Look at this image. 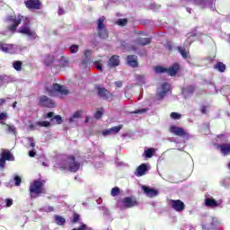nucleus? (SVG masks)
Wrapping results in <instances>:
<instances>
[{"label":"nucleus","instance_id":"1","mask_svg":"<svg viewBox=\"0 0 230 230\" xmlns=\"http://www.w3.org/2000/svg\"><path fill=\"white\" fill-rule=\"evenodd\" d=\"M10 31H15L17 30V26L23 22V26L19 30V33H22V35H26L29 39H37V34L33 29L30 28V19L28 17H24L22 15H18L17 17L10 16L7 18Z\"/></svg>","mask_w":230,"mask_h":230},{"label":"nucleus","instance_id":"2","mask_svg":"<svg viewBox=\"0 0 230 230\" xmlns=\"http://www.w3.org/2000/svg\"><path fill=\"white\" fill-rule=\"evenodd\" d=\"M41 193H46V189H44V183L40 181H35L30 186V196L31 199H37Z\"/></svg>","mask_w":230,"mask_h":230},{"label":"nucleus","instance_id":"3","mask_svg":"<svg viewBox=\"0 0 230 230\" xmlns=\"http://www.w3.org/2000/svg\"><path fill=\"white\" fill-rule=\"evenodd\" d=\"M46 92L49 94V96H58V94H69V90L58 84H55L52 86L47 88Z\"/></svg>","mask_w":230,"mask_h":230},{"label":"nucleus","instance_id":"4","mask_svg":"<svg viewBox=\"0 0 230 230\" xmlns=\"http://www.w3.org/2000/svg\"><path fill=\"white\" fill-rule=\"evenodd\" d=\"M97 31L99 37L101 39H107L109 37V33L107 32V29L105 28V16H102L97 22Z\"/></svg>","mask_w":230,"mask_h":230},{"label":"nucleus","instance_id":"5","mask_svg":"<svg viewBox=\"0 0 230 230\" xmlns=\"http://www.w3.org/2000/svg\"><path fill=\"white\" fill-rule=\"evenodd\" d=\"M0 50L4 53H11L12 55L15 53H21V46L13 44L0 43Z\"/></svg>","mask_w":230,"mask_h":230},{"label":"nucleus","instance_id":"6","mask_svg":"<svg viewBox=\"0 0 230 230\" xmlns=\"http://www.w3.org/2000/svg\"><path fill=\"white\" fill-rule=\"evenodd\" d=\"M66 163V165L60 167L62 170H68V172H78V170H80V164L75 161V157H69Z\"/></svg>","mask_w":230,"mask_h":230},{"label":"nucleus","instance_id":"7","mask_svg":"<svg viewBox=\"0 0 230 230\" xmlns=\"http://www.w3.org/2000/svg\"><path fill=\"white\" fill-rule=\"evenodd\" d=\"M118 206L121 209H128L129 208H134V206H137V201L134 198L127 197L124 198Z\"/></svg>","mask_w":230,"mask_h":230},{"label":"nucleus","instance_id":"8","mask_svg":"<svg viewBox=\"0 0 230 230\" xmlns=\"http://www.w3.org/2000/svg\"><path fill=\"white\" fill-rule=\"evenodd\" d=\"M15 158L13 157V155L6 149H3L1 153V158H0V168H4V164H6V161H14Z\"/></svg>","mask_w":230,"mask_h":230},{"label":"nucleus","instance_id":"9","mask_svg":"<svg viewBox=\"0 0 230 230\" xmlns=\"http://www.w3.org/2000/svg\"><path fill=\"white\" fill-rule=\"evenodd\" d=\"M197 39L199 40H201V42H205L206 40L208 39V37L199 32H191L188 36L187 42L189 44H191V42H193V40H197Z\"/></svg>","mask_w":230,"mask_h":230},{"label":"nucleus","instance_id":"10","mask_svg":"<svg viewBox=\"0 0 230 230\" xmlns=\"http://www.w3.org/2000/svg\"><path fill=\"white\" fill-rule=\"evenodd\" d=\"M170 206L172 208V209H174V211H177L178 213H181L182 211H184V202H182L180 199H171L169 201Z\"/></svg>","mask_w":230,"mask_h":230},{"label":"nucleus","instance_id":"11","mask_svg":"<svg viewBox=\"0 0 230 230\" xmlns=\"http://www.w3.org/2000/svg\"><path fill=\"white\" fill-rule=\"evenodd\" d=\"M39 103L41 107H49V108H53L56 107L57 105L55 104V102L53 100L48 98L46 95L40 96L39 98Z\"/></svg>","mask_w":230,"mask_h":230},{"label":"nucleus","instance_id":"12","mask_svg":"<svg viewBox=\"0 0 230 230\" xmlns=\"http://www.w3.org/2000/svg\"><path fill=\"white\" fill-rule=\"evenodd\" d=\"M170 91V85L167 83L163 84L158 89H157V99L163 100L164 96H166V93Z\"/></svg>","mask_w":230,"mask_h":230},{"label":"nucleus","instance_id":"13","mask_svg":"<svg viewBox=\"0 0 230 230\" xmlns=\"http://www.w3.org/2000/svg\"><path fill=\"white\" fill-rule=\"evenodd\" d=\"M148 170H150V165L147 164H142L135 171V175L136 177H143V175H146V172H148Z\"/></svg>","mask_w":230,"mask_h":230},{"label":"nucleus","instance_id":"14","mask_svg":"<svg viewBox=\"0 0 230 230\" xmlns=\"http://www.w3.org/2000/svg\"><path fill=\"white\" fill-rule=\"evenodd\" d=\"M25 6L28 10H40V1L39 0H26Z\"/></svg>","mask_w":230,"mask_h":230},{"label":"nucleus","instance_id":"15","mask_svg":"<svg viewBox=\"0 0 230 230\" xmlns=\"http://www.w3.org/2000/svg\"><path fill=\"white\" fill-rule=\"evenodd\" d=\"M217 218L213 217H207L206 222L202 224L203 229L209 230V229H215V226L217 224Z\"/></svg>","mask_w":230,"mask_h":230},{"label":"nucleus","instance_id":"16","mask_svg":"<svg viewBox=\"0 0 230 230\" xmlns=\"http://www.w3.org/2000/svg\"><path fill=\"white\" fill-rule=\"evenodd\" d=\"M170 132H172V134H174V136H179L180 137H182L183 136H188V131L177 126H171Z\"/></svg>","mask_w":230,"mask_h":230},{"label":"nucleus","instance_id":"17","mask_svg":"<svg viewBox=\"0 0 230 230\" xmlns=\"http://www.w3.org/2000/svg\"><path fill=\"white\" fill-rule=\"evenodd\" d=\"M141 189L143 190V191L146 195V197H149L150 199H154V197H157V195H159V192L155 189H152V188L146 187L145 185H142Z\"/></svg>","mask_w":230,"mask_h":230},{"label":"nucleus","instance_id":"18","mask_svg":"<svg viewBox=\"0 0 230 230\" xmlns=\"http://www.w3.org/2000/svg\"><path fill=\"white\" fill-rule=\"evenodd\" d=\"M179 69H181V66L175 63L174 65L167 68V75H169V76H175V75L179 73Z\"/></svg>","mask_w":230,"mask_h":230},{"label":"nucleus","instance_id":"19","mask_svg":"<svg viewBox=\"0 0 230 230\" xmlns=\"http://www.w3.org/2000/svg\"><path fill=\"white\" fill-rule=\"evenodd\" d=\"M109 67H118L119 66V56H112L108 61Z\"/></svg>","mask_w":230,"mask_h":230},{"label":"nucleus","instance_id":"20","mask_svg":"<svg viewBox=\"0 0 230 230\" xmlns=\"http://www.w3.org/2000/svg\"><path fill=\"white\" fill-rule=\"evenodd\" d=\"M99 95L105 100H112V93H109L105 88H99Z\"/></svg>","mask_w":230,"mask_h":230},{"label":"nucleus","instance_id":"21","mask_svg":"<svg viewBox=\"0 0 230 230\" xmlns=\"http://www.w3.org/2000/svg\"><path fill=\"white\" fill-rule=\"evenodd\" d=\"M51 125V123H49V121H39L35 124H30L29 128H31L32 130L37 128V127H49Z\"/></svg>","mask_w":230,"mask_h":230},{"label":"nucleus","instance_id":"22","mask_svg":"<svg viewBox=\"0 0 230 230\" xmlns=\"http://www.w3.org/2000/svg\"><path fill=\"white\" fill-rule=\"evenodd\" d=\"M128 64L131 67H137V56H128Z\"/></svg>","mask_w":230,"mask_h":230},{"label":"nucleus","instance_id":"23","mask_svg":"<svg viewBox=\"0 0 230 230\" xmlns=\"http://www.w3.org/2000/svg\"><path fill=\"white\" fill-rule=\"evenodd\" d=\"M182 1H193L196 4L200 6L201 8H205L207 4H209L211 3L210 0H182Z\"/></svg>","mask_w":230,"mask_h":230},{"label":"nucleus","instance_id":"24","mask_svg":"<svg viewBox=\"0 0 230 230\" xmlns=\"http://www.w3.org/2000/svg\"><path fill=\"white\" fill-rule=\"evenodd\" d=\"M82 114H84V111L82 110L75 111L73 114V116L69 119V123H75V121H76V119H78V118H80Z\"/></svg>","mask_w":230,"mask_h":230},{"label":"nucleus","instance_id":"25","mask_svg":"<svg viewBox=\"0 0 230 230\" xmlns=\"http://www.w3.org/2000/svg\"><path fill=\"white\" fill-rule=\"evenodd\" d=\"M150 42H151V40L149 38H139L137 40V44H139V46H148Z\"/></svg>","mask_w":230,"mask_h":230},{"label":"nucleus","instance_id":"26","mask_svg":"<svg viewBox=\"0 0 230 230\" xmlns=\"http://www.w3.org/2000/svg\"><path fill=\"white\" fill-rule=\"evenodd\" d=\"M205 204L208 206V208H217V206H218V203L214 199H205Z\"/></svg>","mask_w":230,"mask_h":230},{"label":"nucleus","instance_id":"27","mask_svg":"<svg viewBox=\"0 0 230 230\" xmlns=\"http://www.w3.org/2000/svg\"><path fill=\"white\" fill-rule=\"evenodd\" d=\"M220 151L225 155H227L230 152V144H223L220 146Z\"/></svg>","mask_w":230,"mask_h":230},{"label":"nucleus","instance_id":"28","mask_svg":"<svg viewBox=\"0 0 230 230\" xmlns=\"http://www.w3.org/2000/svg\"><path fill=\"white\" fill-rule=\"evenodd\" d=\"M2 125H5V130L9 134H15V126L5 124L4 122H0Z\"/></svg>","mask_w":230,"mask_h":230},{"label":"nucleus","instance_id":"29","mask_svg":"<svg viewBox=\"0 0 230 230\" xmlns=\"http://www.w3.org/2000/svg\"><path fill=\"white\" fill-rule=\"evenodd\" d=\"M179 52L181 53L182 58H188L189 55H190V51H188L187 49H184L182 47H179L178 48Z\"/></svg>","mask_w":230,"mask_h":230},{"label":"nucleus","instance_id":"30","mask_svg":"<svg viewBox=\"0 0 230 230\" xmlns=\"http://www.w3.org/2000/svg\"><path fill=\"white\" fill-rule=\"evenodd\" d=\"M42 61L44 62L45 66H49L53 62V56H44L42 58Z\"/></svg>","mask_w":230,"mask_h":230},{"label":"nucleus","instance_id":"31","mask_svg":"<svg viewBox=\"0 0 230 230\" xmlns=\"http://www.w3.org/2000/svg\"><path fill=\"white\" fill-rule=\"evenodd\" d=\"M55 222L58 226H64V224H66V218L61 216H55Z\"/></svg>","mask_w":230,"mask_h":230},{"label":"nucleus","instance_id":"32","mask_svg":"<svg viewBox=\"0 0 230 230\" xmlns=\"http://www.w3.org/2000/svg\"><path fill=\"white\" fill-rule=\"evenodd\" d=\"M215 69H217L220 73H224V71H226V65H224V63L222 62H219L215 66Z\"/></svg>","mask_w":230,"mask_h":230},{"label":"nucleus","instance_id":"33","mask_svg":"<svg viewBox=\"0 0 230 230\" xmlns=\"http://www.w3.org/2000/svg\"><path fill=\"white\" fill-rule=\"evenodd\" d=\"M59 66H61V67H67V66H69V61L67 58L61 57L59 60Z\"/></svg>","mask_w":230,"mask_h":230},{"label":"nucleus","instance_id":"34","mask_svg":"<svg viewBox=\"0 0 230 230\" xmlns=\"http://www.w3.org/2000/svg\"><path fill=\"white\" fill-rule=\"evenodd\" d=\"M194 91H195V87L189 86V87L182 90V94L184 96H186V94H190V93H193Z\"/></svg>","mask_w":230,"mask_h":230},{"label":"nucleus","instance_id":"35","mask_svg":"<svg viewBox=\"0 0 230 230\" xmlns=\"http://www.w3.org/2000/svg\"><path fill=\"white\" fill-rule=\"evenodd\" d=\"M145 154H146V157H152V155H154V154H155V149L154 148H148L145 150Z\"/></svg>","mask_w":230,"mask_h":230},{"label":"nucleus","instance_id":"36","mask_svg":"<svg viewBox=\"0 0 230 230\" xmlns=\"http://www.w3.org/2000/svg\"><path fill=\"white\" fill-rule=\"evenodd\" d=\"M93 66L94 67H96L98 71H101V72L103 71V69L102 68V59L93 61Z\"/></svg>","mask_w":230,"mask_h":230},{"label":"nucleus","instance_id":"37","mask_svg":"<svg viewBox=\"0 0 230 230\" xmlns=\"http://www.w3.org/2000/svg\"><path fill=\"white\" fill-rule=\"evenodd\" d=\"M13 67L16 71H21L22 69V63L21 61H15L13 65Z\"/></svg>","mask_w":230,"mask_h":230},{"label":"nucleus","instance_id":"38","mask_svg":"<svg viewBox=\"0 0 230 230\" xmlns=\"http://www.w3.org/2000/svg\"><path fill=\"white\" fill-rule=\"evenodd\" d=\"M52 121L57 125H60V123H62V117L59 115H56L52 118Z\"/></svg>","mask_w":230,"mask_h":230},{"label":"nucleus","instance_id":"39","mask_svg":"<svg viewBox=\"0 0 230 230\" xmlns=\"http://www.w3.org/2000/svg\"><path fill=\"white\" fill-rule=\"evenodd\" d=\"M155 73H167V68L164 66H155Z\"/></svg>","mask_w":230,"mask_h":230},{"label":"nucleus","instance_id":"40","mask_svg":"<svg viewBox=\"0 0 230 230\" xmlns=\"http://www.w3.org/2000/svg\"><path fill=\"white\" fill-rule=\"evenodd\" d=\"M128 20L127 19H119L116 22V24H118V26H125V24H127Z\"/></svg>","mask_w":230,"mask_h":230},{"label":"nucleus","instance_id":"41","mask_svg":"<svg viewBox=\"0 0 230 230\" xmlns=\"http://www.w3.org/2000/svg\"><path fill=\"white\" fill-rule=\"evenodd\" d=\"M28 144L30 145L31 148L32 150L35 148V140H33V137H28L27 138Z\"/></svg>","mask_w":230,"mask_h":230},{"label":"nucleus","instance_id":"42","mask_svg":"<svg viewBox=\"0 0 230 230\" xmlns=\"http://www.w3.org/2000/svg\"><path fill=\"white\" fill-rule=\"evenodd\" d=\"M110 129H111V134H118L121 130V126H115Z\"/></svg>","mask_w":230,"mask_h":230},{"label":"nucleus","instance_id":"43","mask_svg":"<svg viewBox=\"0 0 230 230\" xmlns=\"http://www.w3.org/2000/svg\"><path fill=\"white\" fill-rule=\"evenodd\" d=\"M172 119H181V116L178 112H172L171 113Z\"/></svg>","mask_w":230,"mask_h":230},{"label":"nucleus","instance_id":"44","mask_svg":"<svg viewBox=\"0 0 230 230\" xmlns=\"http://www.w3.org/2000/svg\"><path fill=\"white\" fill-rule=\"evenodd\" d=\"M42 211H45L46 213H51V211L54 210L53 207L45 206L41 208Z\"/></svg>","mask_w":230,"mask_h":230},{"label":"nucleus","instance_id":"45","mask_svg":"<svg viewBox=\"0 0 230 230\" xmlns=\"http://www.w3.org/2000/svg\"><path fill=\"white\" fill-rule=\"evenodd\" d=\"M119 193V189L115 187L111 190V197H116Z\"/></svg>","mask_w":230,"mask_h":230},{"label":"nucleus","instance_id":"46","mask_svg":"<svg viewBox=\"0 0 230 230\" xmlns=\"http://www.w3.org/2000/svg\"><path fill=\"white\" fill-rule=\"evenodd\" d=\"M4 119H8V114L6 112L0 113V121H4Z\"/></svg>","mask_w":230,"mask_h":230},{"label":"nucleus","instance_id":"47","mask_svg":"<svg viewBox=\"0 0 230 230\" xmlns=\"http://www.w3.org/2000/svg\"><path fill=\"white\" fill-rule=\"evenodd\" d=\"M71 53H78V45H72L70 47Z\"/></svg>","mask_w":230,"mask_h":230},{"label":"nucleus","instance_id":"48","mask_svg":"<svg viewBox=\"0 0 230 230\" xmlns=\"http://www.w3.org/2000/svg\"><path fill=\"white\" fill-rule=\"evenodd\" d=\"M80 221V215L78 214H74L73 216V224H76V222Z\"/></svg>","mask_w":230,"mask_h":230},{"label":"nucleus","instance_id":"49","mask_svg":"<svg viewBox=\"0 0 230 230\" xmlns=\"http://www.w3.org/2000/svg\"><path fill=\"white\" fill-rule=\"evenodd\" d=\"M102 115H103V111L102 110L97 111L95 113L96 119H100V118H102Z\"/></svg>","mask_w":230,"mask_h":230},{"label":"nucleus","instance_id":"50","mask_svg":"<svg viewBox=\"0 0 230 230\" xmlns=\"http://www.w3.org/2000/svg\"><path fill=\"white\" fill-rule=\"evenodd\" d=\"M5 203H6V208H10L12 206V204H13V199H6Z\"/></svg>","mask_w":230,"mask_h":230},{"label":"nucleus","instance_id":"51","mask_svg":"<svg viewBox=\"0 0 230 230\" xmlns=\"http://www.w3.org/2000/svg\"><path fill=\"white\" fill-rule=\"evenodd\" d=\"M14 181H15V186H21V177L15 176Z\"/></svg>","mask_w":230,"mask_h":230},{"label":"nucleus","instance_id":"52","mask_svg":"<svg viewBox=\"0 0 230 230\" xmlns=\"http://www.w3.org/2000/svg\"><path fill=\"white\" fill-rule=\"evenodd\" d=\"M102 134H103L104 136H111V135H112V131H111V128H110V129H106V130H104V131L102 132Z\"/></svg>","mask_w":230,"mask_h":230},{"label":"nucleus","instance_id":"53","mask_svg":"<svg viewBox=\"0 0 230 230\" xmlns=\"http://www.w3.org/2000/svg\"><path fill=\"white\" fill-rule=\"evenodd\" d=\"M146 111V109H141V110L135 111L132 113L133 114H143V112H145Z\"/></svg>","mask_w":230,"mask_h":230},{"label":"nucleus","instance_id":"54","mask_svg":"<svg viewBox=\"0 0 230 230\" xmlns=\"http://www.w3.org/2000/svg\"><path fill=\"white\" fill-rule=\"evenodd\" d=\"M200 112H201V114H207L208 107H206V106L201 107Z\"/></svg>","mask_w":230,"mask_h":230},{"label":"nucleus","instance_id":"55","mask_svg":"<svg viewBox=\"0 0 230 230\" xmlns=\"http://www.w3.org/2000/svg\"><path fill=\"white\" fill-rule=\"evenodd\" d=\"M30 157H35V148H31V150L29 152Z\"/></svg>","mask_w":230,"mask_h":230},{"label":"nucleus","instance_id":"56","mask_svg":"<svg viewBox=\"0 0 230 230\" xmlns=\"http://www.w3.org/2000/svg\"><path fill=\"white\" fill-rule=\"evenodd\" d=\"M92 51L91 50H86L85 52H84V57H86V58H89V57H91V55H92Z\"/></svg>","mask_w":230,"mask_h":230},{"label":"nucleus","instance_id":"57","mask_svg":"<svg viewBox=\"0 0 230 230\" xmlns=\"http://www.w3.org/2000/svg\"><path fill=\"white\" fill-rule=\"evenodd\" d=\"M115 85L117 87H121V85H123V84L121 83V81H118V82H115Z\"/></svg>","mask_w":230,"mask_h":230},{"label":"nucleus","instance_id":"58","mask_svg":"<svg viewBox=\"0 0 230 230\" xmlns=\"http://www.w3.org/2000/svg\"><path fill=\"white\" fill-rule=\"evenodd\" d=\"M165 48L169 49V51H172V45L170 43L165 44Z\"/></svg>","mask_w":230,"mask_h":230},{"label":"nucleus","instance_id":"59","mask_svg":"<svg viewBox=\"0 0 230 230\" xmlns=\"http://www.w3.org/2000/svg\"><path fill=\"white\" fill-rule=\"evenodd\" d=\"M58 15H64V9L59 8V10H58Z\"/></svg>","mask_w":230,"mask_h":230},{"label":"nucleus","instance_id":"60","mask_svg":"<svg viewBox=\"0 0 230 230\" xmlns=\"http://www.w3.org/2000/svg\"><path fill=\"white\" fill-rule=\"evenodd\" d=\"M54 113L53 112H49L47 114V118H53Z\"/></svg>","mask_w":230,"mask_h":230},{"label":"nucleus","instance_id":"61","mask_svg":"<svg viewBox=\"0 0 230 230\" xmlns=\"http://www.w3.org/2000/svg\"><path fill=\"white\" fill-rule=\"evenodd\" d=\"M4 103H6V100L0 99V105H4Z\"/></svg>","mask_w":230,"mask_h":230},{"label":"nucleus","instance_id":"62","mask_svg":"<svg viewBox=\"0 0 230 230\" xmlns=\"http://www.w3.org/2000/svg\"><path fill=\"white\" fill-rule=\"evenodd\" d=\"M15 107H17V102H14L13 104V109H15Z\"/></svg>","mask_w":230,"mask_h":230},{"label":"nucleus","instance_id":"63","mask_svg":"<svg viewBox=\"0 0 230 230\" xmlns=\"http://www.w3.org/2000/svg\"><path fill=\"white\" fill-rule=\"evenodd\" d=\"M0 85H3V77L0 76Z\"/></svg>","mask_w":230,"mask_h":230},{"label":"nucleus","instance_id":"64","mask_svg":"<svg viewBox=\"0 0 230 230\" xmlns=\"http://www.w3.org/2000/svg\"><path fill=\"white\" fill-rule=\"evenodd\" d=\"M207 60L209 62H213V58H207Z\"/></svg>","mask_w":230,"mask_h":230}]
</instances>
